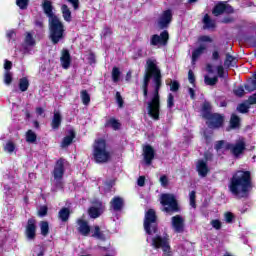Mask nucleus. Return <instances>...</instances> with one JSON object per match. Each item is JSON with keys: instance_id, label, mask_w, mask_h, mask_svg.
I'll use <instances>...</instances> for the list:
<instances>
[{"instance_id": "79ce46f5", "label": "nucleus", "mask_w": 256, "mask_h": 256, "mask_svg": "<svg viewBox=\"0 0 256 256\" xmlns=\"http://www.w3.org/2000/svg\"><path fill=\"white\" fill-rule=\"evenodd\" d=\"M195 199H196V192L191 191L190 194H189V203H190V206L192 207V209L197 208V204L195 203Z\"/></svg>"}, {"instance_id": "7ed1b4c3", "label": "nucleus", "mask_w": 256, "mask_h": 256, "mask_svg": "<svg viewBox=\"0 0 256 256\" xmlns=\"http://www.w3.org/2000/svg\"><path fill=\"white\" fill-rule=\"evenodd\" d=\"M228 189L238 199L249 197V191L253 189L251 172L245 170L236 171L230 179Z\"/></svg>"}, {"instance_id": "f3484780", "label": "nucleus", "mask_w": 256, "mask_h": 256, "mask_svg": "<svg viewBox=\"0 0 256 256\" xmlns=\"http://www.w3.org/2000/svg\"><path fill=\"white\" fill-rule=\"evenodd\" d=\"M42 8H43V11H44L46 17H48V21L58 18L55 15V13H53V3L50 0H43Z\"/></svg>"}, {"instance_id": "9b49d317", "label": "nucleus", "mask_w": 256, "mask_h": 256, "mask_svg": "<svg viewBox=\"0 0 256 256\" xmlns=\"http://www.w3.org/2000/svg\"><path fill=\"white\" fill-rule=\"evenodd\" d=\"M167 41H169V32L164 30L160 35H152L150 38V45H153L154 47H165Z\"/></svg>"}, {"instance_id": "13d9d810", "label": "nucleus", "mask_w": 256, "mask_h": 256, "mask_svg": "<svg viewBox=\"0 0 256 256\" xmlns=\"http://www.w3.org/2000/svg\"><path fill=\"white\" fill-rule=\"evenodd\" d=\"M116 101H117L118 107H123V97L119 92L116 93Z\"/></svg>"}, {"instance_id": "473e14b6", "label": "nucleus", "mask_w": 256, "mask_h": 256, "mask_svg": "<svg viewBox=\"0 0 256 256\" xmlns=\"http://www.w3.org/2000/svg\"><path fill=\"white\" fill-rule=\"evenodd\" d=\"M19 89L22 93L29 89V79H27V77H23L19 80Z\"/></svg>"}, {"instance_id": "f03ea898", "label": "nucleus", "mask_w": 256, "mask_h": 256, "mask_svg": "<svg viewBox=\"0 0 256 256\" xmlns=\"http://www.w3.org/2000/svg\"><path fill=\"white\" fill-rule=\"evenodd\" d=\"M144 230L147 233L146 241L154 247V249H162L164 256H172L171 246L169 245V236L157 234V215L155 210L149 209L144 218Z\"/></svg>"}, {"instance_id": "1a4fd4ad", "label": "nucleus", "mask_w": 256, "mask_h": 256, "mask_svg": "<svg viewBox=\"0 0 256 256\" xmlns=\"http://www.w3.org/2000/svg\"><path fill=\"white\" fill-rule=\"evenodd\" d=\"M65 173V160L60 159L56 162V165L54 167L53 176L54 181L60 189H63V175Z\"/></svg>"}, {"instance_id": "39448f33", "label": "nucleus", "mask_w": 256, "mask_h": 256, "mask_svg": "<svg viewBox=\"0 0 256 256\" xmlns=\"http://www.w3.org/2000/svg\"><path fill=\"white\" fill-rule=\"evenodd\" d=\"M94 161L96 163H107L111 159V153L107 151V143L103 139H98L94 143Z\"/></svg>"}, {"instance_id": "bf43d9fd", "label": "nucleus", "mask_w": 256, "mask_h": 256, "mask_svg": "<svg viewBox=\"0 0 256 256\" xmlns=\"http://www.w3.org/2000/svg\"><path fill=\"white\" fill-rule=\"evenodd\" d=\"M188 81L192 85H195V74L191 70L188 72Z\"/></svg>"}, {"instance_id": "72a5a7b5", "label": "nucleus", "mask_w": 256, "mask_h": 256, "mask_svg": "<svg viewBox=\"0 0 256 256\" xmlns=\"http://www.w3.org/2000/svg\"><path fill=\"white\" fill-rule=\"evenodd\" d=\"M92 237H95V239H99L100 241H105V234L101 231L99 226H95Z\"/></svg>"}, {"instance_id": "49530a36", "label": "nucleus", "mask_w": 256, "mask_h": 256, "mask_svg": "<svg viewBox=\"0 0 256 256\" xmlns=\"http://www.w3.org/2000/svg\"><path fill=\"white\" fill-rule=\"evenodd\" d=\"M8 234L9 232H7L5 228L0 229V245H3V243H5Z\"/></svg>"}, {"instance_id": "f704fd0d", "label": "nucleus", "mask_w": 256, "mask_h": 256, "mask_svg": "<svg viewBox=\"0 0 256 256\" xmlns=\"http://www.w3.org/2000/svg\"><path fill=\"white\" fill-rule=\"evenodd\" d=\"M229 145H231V143H229L225 140H220V141L216 142L215 149H216V151H219L221 149H226V151H229Z\"/></svg>"}, {"instance_id": "9d476101", "label": "nucleus", "mask_w": 256, "mask_h": 256, "mask_svg": "<svg viewBox=\"0 0 256 256\" xmlns=\"http://www.w3.org/2000/svg\"><path fill=\"white\" fill-rule=\"evenodd\" d=\"M204 119H207L206 124L209 129H219L223 125V116L220 114L206 113L203 114Z\"/></svg>"}, {"instance_id": "7c9ffc66", "label": "nucleus", "mask_w": 256, "mask_h": 256, "mask_svg": "<svg viewBox=\"0 0 256 256\" xmlns=\"http://www.w3.org/2000/svg\"><path fill=\"white\" fill-rule=\"evenodd\" d=\"M69 215H71L69 208H62L58 213L59 219H61L64 222L69 220Z\"/></svg>"}, {"instance_id": "4be33fe9", "label": "nucleus", "mask_w": 256, "mask_h": 256, "mask_svg": "<svg viewBox=\"0 0 256 256\" xmlns=\"http://www.w3.org/2000/svg\"><path fill=\"white\" fill-rule=\"evenodd\" d=\"M196 169L200 177H207V173H209L207 160H199L196 164Z\"/></svg>"}, {"instance_id": "b1692460", "label": "nucleus", "mask_w": 256, "mask_h": 256, "mask_svg": "<svg viewBox=\"0 0 256 256\" xmlns=\"http://www.w3.org/2000/svg\"><path fill=\"white\" fill-rule=\"evenodd\" d=\"M23 47L25 51H29V47H35V38H33V34L29 32L26 33Z\"/></svg>"}, {"instance_id": "f8f14e48", "label": "nucleus", "mask_w": 256, "mask_h": 256, "mask_svg": "<svg viewBox=\"0 0 256 256\" xmlns=\"http://www.w3.org/2000/svg\"><path fill=\"white\" fill-rule=\"evenodd\" d=\"M171 21H173V12L165 10L158 19V26L160 29H167L171 25Z\"/></svg>"}, {"instance_id": "412c9836", "label": "nucleus", "mask_w": 256, "mask_h": 256, "mask_svg": "<svg viewBox=\"0 0 256 256\" xmlns=\"http://www.w3.org/2000/svg\"><path fill=\"white\" fill-rule=\"evenodd\" d=\"M123 203V198L115 196L110 201V211H115V213L121 211V209H123Z\"/></svg>"}, {"instance_id": "c03bdc74", "label": "nucleus", "mask_w": 256, "mask_h": 256, "mask_svg": "<svg viewBox=\"0 0 256 256\" xmlns=\"http://www.w3.org/2000/svg\"><path fill=\"white\" fill-rule=\"evenodd\" d=\"M13 81V74L10 71H5L4 73V83L9 85Z\"/></svg>"}, {"instance_id": "a878e982", "label": "nucleus", "mask_w": 256, "mask_h": 256, "mask_svg": "<svg viewBox=\"0 0 256 256\" xmlns=\"http://www.w3.org/2000/svg\"><path fill=\"white\" fill-rule=\"evenodd\" d=\"M105 126L109 129H113L114 131H119V129H121V123L115 118H110L107 120Z\"/></svg>"}, {"instance_id": "a19ab883", "label": "nucleus", "mask_w": 256, "mask_h": 256, "mask_svg": "<svg viewBox=\"0 0 256 256\" xmlns=\"http://www.w3.org/2000/svg\"><path fill=\"white\" fill-rule=\"evenodd\" d=\"M217 81H218L217 76H215V77H209V76L206 75V76L204 77V83H205L206 85H210V86L216 85V84H217Z\"/></svg>"}, {"instance_id": "393cba45", "label": "nucleus", "mask_w": 256, "mask_h": 256, "mask_svg": "<svg viewBox=\"0 0 256 256\" xmlns=\"http://www.w3.org/2000/svg\"><path fill=\"white\" fill-rule=\"evenodd\" d=\"M74 139H75V132L73 130H70L69 135L64 137V139L61 143V147L63 149H65V147H69V145H71V143H73Z\"/></svg>"}, {"instance_id": "774afa93", "label": "nucleus", "mask_w": 256, "mask_h": 256, "mask_svg": "<svg viewBox=\"0 0 256 256\" xmlns=\"http://www.w3.org/2000/svg\"><path fill=\"white\" fill-rule=\"evenodd\" d=\"M212 59H213L214 61L219 60V51L215 50V51L212 53Z\"/></svg>"}, {"instance_id": "8fccbe9b", "label": "nucleus", "mask_w": 256, "mask_h": 256, "mask_svg": "<svg viewBox=\"0 0 256 256\" xmlns=\"http://www.w3.org/2000/svg\"><path fill=\"white\" fill-rule=\"evenodd\" d=\"M237 111H239V113H248L249 105L242 103V104L238 105Z\"/></svg>"}, {"instance_id": "ddd939ff", "label": "nucleus", "mask_w": 256, "mask_h": 256, "mask_svg": "<svg viewBox=\"0 0 256 256\" xmlns=\"http://www.w3.org/2000/svg\"><path fill=\"white\" fill-rule=\"evenodd\" d=\"M171 225L175 233H183V231H185V219H183L181 215L172 217Z\"/></svg>"}, {"instance_id": "bb28decb", "label": "nucleus", "mask_w": 256, "mask_h": 256, "mask_svg": "<svg viewBox=\"0 0 256 256\" xmlns=\"http://www.w3.org/2000/svg\"><path fill=\"white\" fill-rule=\"evenodd\" d=\"M61 121V113H59V111H55L51 122L52 129H59V127L61 126Z\"/></svg>"}, {"instance_id": "603ef678", "label": "nucleus", "mask_w": 256, "mask_h": 256, "mask_svg": "<svg viewBox=\"0 0 256 256\" xmlns=\"http://www.w3.org/2000/svg\"><path fill=\"white\" fill-rule=\"evenodd\" d=\"M34 255H36V256H44L45 252L43 250V247L42 246H36L34 248Z\"/></svg>"}, {"instance_id": "423d86ee", "label": "nucleus", "mask_w": 256, "mask_h": 256, "mask_svg": "<svg viewBox=\"0 0 256 256\" xmlns=\"http://www.w3.org/2000/svg\"><path fill=\"white\" fill-rule=\"evenodd\" d=\"M199 45L192 51V65H195L202 55H205L209 45L207 43H213V38L207 35L198 37Z\"/></svg>"}, {"instance_id": "6e6552de", "label": "nucleus", "mask_w": 256, "mask_h": 256, "mask_svg": "<svg viewBox=\"0 0 256 256\" xmlns=\"http://www.w3.org/2000/svg\"><path fill=\"white\" fill-rule=\"evenodd\" d=\"M228 147V151H230V153H232L236 159H241V156L244 155L247 149V144L245 142V138L240 137L235 141V143H230Z\"/></svg>"}, {"instance_id": "2eb2a0df", "label": "nucleus", "mask_w": 256, "mask_h": 256, "mask_svg": "<svg viewBox=\"0 0 256 256\" xmlns=\"http://www.w3.org/2000/svg\"><path fill=\"white\" fill-rule=\"evenodd\" d=\"M25 235L28 241H33L35 239L37 235V225L34 219L28 220Z\"/></svg>"}, {"instance_id": "cd10ccee", "label": "nucleus", "mask_w": 256, "mask_h": 256, "mask_svg": "<svg viewBox=\"0 0 256 256\" xmlns=\"http://www.w3.org/2000/svg\"><path fill=\"white\" fill-rule=\"evenodd\" d=\"M4 151L9 155H13V153L17 151V144H15V142H13L12 140H8L4 145Z\"/></svg>"}, {"instance_id": "a18cd8bd", "label": "nucleus", "mask_w": 256, "mask_h": 256, "mask_svg": "<svg viewBox=\"0 0 256 256\" xmlns=\"http://www.w3.org/2000/svg\"><path fill=\"white\" fill-rule=\"evenodd\" d=\"M16 5L19 9L25 10L29 7V0H16Z\"/></svg>"}, {"instance_id": "2f4dec72", "label": "nucleus", "mask_w": 256, "mask_h": 256, "mask_svg": "<svg viewBox=\"0 0 256 256\" xmlns=\"http://www.w3.org/2000/svg\"><path fill=\"white\" fill-rule=\"evenodd\" d=\"M237 64V58L233 57L230 54H226V60L224 62L225 67H235Z\"/></svg>"}, {"instance_id": "e2e57ef3", "label": "nucleus", "mask_w": 256, "mask_h": 256, "mask_svg": "<svg viewBox=\"0 0 256 256\" xmlns=\"http://www.w3.org/2000/svg\"><path fill=\"white\" fill-rule=\"evenodd\" d=\"M137 185L139 187H144L145 185V176H140L137 180Z\"/></svg>"}, {"instance_id": "c85d7f7f", "label": "nucleus", "mask_w": 256, "mask_h": 256, "mask_svg": "<svg viewBox=\"0 0 256 256\" xmlns=\"http://www.w3.org/2000/svg\"><path fill=\"white\" fill-rule=\"evenodd\" d=\"M61 11H62V17L64 21H67V23H71V10L69 9V6L67 4H63L61 6Z\"/></svg>"}, {"instance_id": "f257e3e1", "label": "nucleus", "mask_w": 256, "mask_h": 256, "mask_svg": "<svg viewBox=\"0 0 256 256\" xmlns=\"http://www.w3.org/2000/svg\"><path fill=\"white\" fill-rule=\"evenodd\" d=\"M148 72L145 73L144 82L142 85L143 95L145 99H147L149 86V81H151V77H153V87L154 92L152 94L151 101L147 103L148 115L155 119V121L159 120V90L161 89V70L157 67V60L149 59L147 61Z\"/></svg>"}, {"instance_id": "680f3d73", "label": "nucleus", "mask_w": 256, "mask_h": 256, "mask_svg": "<svg viewBox=\"0 0 256 256\" xmlns=\"http://www.w3.org/2000/svg\"><path fill=\"white\" fill-rule=\"evenodd\" d=\"M225 221H226V223H232L233 222V214L230 212H227L225 214Z\"/></svg>"}, {"instance_id": "4d7b16f0", "label": "nucleus", "mask_w": 256, "mask_h": 256, "mask_svg": "<svg viewBox=\"0 0 256 256\" xmlns=\"http://www.w3.org/2000/svg\"><path fill=\"white\" fill-rule=\"evenodd\" d=\"M209 109H211V104L209 102H205L202 107V111H203L202 115H205L206 113H211L209 112Z\"/></svg>"}, {"instance_id": "5701e85b", "label": "nucleus", "mask_w": 256, "mask_h": 256, "mask_svg": "<svg viewBox=\"0 0 256 256\" xmlns=\"http://www.w3.org/2000/svg\"><path fill=\"white\" fill-rule=\"evenodd\" d=\"M60 61L63 69H69V67L71 66V55L69 54V50L62 51Z\"/></svg>"}, {"instance_id": "dca6fc26", "label": "nucleus", "mask_w": 256, "mask_h": 256, "mask_svg": "<svg viewBox=\"0 0 256 256\" xmlns=\"http://www.w3.org/2000/svg\"><path fill=\"white\" fill-rule=\"evenodd\" d=\"M17 189H19V184H15L13 182L4 185V195L7 201L15 197V193H17Z\"/></svg>"}, {"instance_id": "69168bd1", "label": "nucleus", "mask_w": 256, "mask_h": 256, "mask_svg": "<svg viewBox=\"0 0 256 256\" xmlns=\"http://www.w3.org/2000/svg\"><path fill=\"white\" fill-rule=\"evenodd\" d=\"M111 35V28H104L102 31V37H109Z\"/></svg>"}, {"instance_id": "3c124183", "label": "nucleus", "mask_w": 256, "mask_h": 256, "mask_svg": "<svg viewBox=\"0 0 256 256\" xmlns=\"http://www.w3.org/2000/svg\"><path fill=\"white\" fill-rule=\"evenodd\" d=\"M234 94L237 97H243V95H245V89L243 86H238L236 89H234Z\"/></svg>"}, {"instance_id": "58836bf2", "label": "nucleus", "mask_w": 256, "mask_h": 256, "mask_svg": "<svg viewBox=\"0 0 256 256\" xmlns=\"http://www.w3.org/2000/svg\"><path fill=\"white\" fill-rule=\"evenodd\" d=\"M240 119L239 116L232 114L231 119H230V126L232 129H237V127H239V123H240Z\"/></svg>"}, {"instance_id": "0e129e2a", "label": "nucleus", "mask_w": 256, "mask_h": 256, "mask_svg": "<svg viewBox=\"0 0 256 256\" xmlns=\"http://www.w3.org/2000/svg\"><path fill=\"white\" fill-rule=\"evenodd\" d=\"M11 67H13V63H11V61H9V60H5V63H4L5 71H9L11 69Z\"/></svg>"}, {"instance_id": "20e7f679", "label": "nucleus", "mask_w": 256, "mask_h": 256, "mask_svg": "<svg viewBox=\"0 0 256 256\" xmlns=\"http://www.w3.org/2000/svg\"><path fill=\"white\" fill-rule=\"evenodd\" d=\"M49 23V39L53 45L61 43L65 39V26L59 18H53Z\"/></svg>"}, {"instance_id": "338daca9", "label": "nucleus", "mask_w": 256, "mask_h": 256, "mask_svg": "<svg viewBox=\"0 0 256 256\" xmlns=\"http://www.w3.org/2000/svg\"><path fill=\"white\" fill-rule=\"evenodd\" d=\"M217 71H218L219 77H225V72L223 70V66H218Z\"/></svg>"}, {"instance_id": "6e6d98bb", "label": "nucleus", "mask_w": 256, "mask_h": 256, "mask_svg": "<svg viewBox=\"0 0 256 256\" xmlns=\"http://www.w3.org/2000/svg\"><path fill=\"white\" fill-rule=\"evenodd\" d=\"M47 206H41L39 211H38V215L39 217H45V215H47Z\"/></svg>"}, {"instance_id": "6ab92c4d", "label": "nucleus", "mask_w": 256, "mask_h": 256, "mask_svg": "<svg viewBox=\"0 0 256 256\" xmlns=\"http://www.w3.org/2000/svg\"><path fill=\"white\" fill-rule=\"evenodd\" d=\"M77 223H78L79 234L83 235L84 237L89 236V233H91V226H89V223H87V221L82 219H79Z\"/></svg>"}, {"instance_id": "e433bc0d", "label": "nucleus", "mask_w": 256, "mask_h": 256, "mask_svg": "<svg viewBox=\"0 0 256 256\" xmlns=\"http://www.w3.org/2000/svg\"><path fill=\"white\" fill-rule=\"evenodd\" d=\"M40 230L41 235H43V237H47V235H49V223L46 221H42L40 223Z\"/></svg>"}, {"instance_id": "c9c22d12", "label": "nucleus", "mask_w": 256, "mask_h": 256, "mask_svg": "<svg viewBox=\"0 0 256 256\" xmlns=\"http://www.w3.org/2000/svg\"><path fill=\"white\" fill-rule=\"evenodd\" d=\"M26 141L27 143H35L37 141V134L33 130H28L26 132Z\"/></svg>"}, {"instance_id": "0eeeda50", "label": "nucleus", "mask_w": 256, "mask_h": 256, "mask_svg": "<svg viewBox=\"0 0 256 256\" xmlns=\"http://www.w3.org/2000/svg\"><path fill=\"white\" fill-rule=\"evenodd\" d=\"M160 203L163 206V211H165V213H175L179 211L177 198L173 194H162Z\"/></svg>"}, {"instance_id": "4c0bfd02", "label": "nucleus", "mask_w": 256, "mask_h": 256, "mask_svg": "<svg viewBox=\"0 0 256 256\" xmlns=\"http://www.w3.org/2000/svg\"><path fill=\"white\" fill-rule=\"evenodd\" d=\"M81 99H82L83 105H89V103H91V96L89 95L87 90L81 91Z\"/></svg>"}, {"instance_id": "a211bd4d", "label": "nucleus", "mask_w": 256, "mask_h": 256, "mask_svg": "<svg viewBox=\"0 0 256 256\" xmlns=\"http://www.w3.org/2000/svg\"><path fill=\"white\" fill-rule=\"evenodd\" d=\"M143 157L146 165H151L153 162V159H155V150L151 145H146L143 148Z\"/></svg>"}, {"instance_id": "ea45409f", "label": "nucleus", "mask_w": 256, "mask_h": 256, "mask_svg": "<svg viewBox=\"0 0 256 256\" xmlns=\"http://www.w3.org/2000/svg\"><path fill=\"white\" fill-rule=\"evenodd\" d=\"M121 77V71L119 68L114 67L112 69V81L113 83H119V78Z\"/></svg>"}, {"instance_id": "de8ad7c7", "label": "nucleus", "mask_w": 256, "mask_h": 256, "mask_svg": "<svg viewBox=\"0 0 256 256\" xmlns=\"http://www.w3.org/2000/svg\"><path fill=\"white\" fill-rule=\"evenodd\" d=\"M245 89L246 91H249V93H251V91H255L256 89V82L253 80H250L246 85H245Z\"/></svg>"}, {"instance_id": "aec40b11", "label": "nucleus", "mask_w": 256, "mask_h": 256, "mask_svg": "<svg viewBox=\"0 0 256 256\" xmlns=\"http://www.w3.org/2000/svg\"><path fill=\"white\" fill-rule=\"evenodd\" d=\"M103 209H105V206H103V203L97 202L95 206H92L89 209V215L92 219H97V217L101 216V213H103Z\"/></svg>"}, {"instance_id": "4468645a", "label": "nucleus", "mask_w": 256, "mask_h": 256, "mask_svg": "<svg viewBox=\"0 0 256 256\" xmlns=\"http://www.w3.org/2000/svg\"><path fill=\"white\" fill-rule=\"evenodd\" d=\"M212 13L215 17H219L223 13H233V7L225 2H220L214 7Z\"/></svg>"}, {"instance_id": "09e8293b", "label": "nucleus", "mask_w": 256, "mask_h": 256, "mask_svg": "<svg viewBox=\"0 0 256 256\" xmlns=\"http://www.w3.org/2000/svg\"><path fill=\"white\" fill-rule=\"evenodd\" d=\"M169 86L173 93L179 91V82L171 80Z\"/></svg>"}, {"instance_id": "37998d69", "label": "nucleus", "mask_w": 256, "mask_h": 256, "mask_svg": "<svg viewBox=\"0 0 256 256\" xmlns=\"http://www.w3.org/2000/svg\"><path fill=\"white\" fill-rule=\"evenodd\" d=\"M167 107L168 109H173V107H175V96H173L172 93L168 94Z\"/></svg>"}, {"instance_id": "c756f323", "label": "nucleus", "mask_w": 256, "mask_h": 256, "mask_svg": "<svg viewBox=\"0 0 256 256\" xmlns=\"http://www.w3.org/2000/svg\"><path fill=\"white\" fill-rule=\"evenodd\" d=\"M204 29H215V20L209 17V14H206L203 18Z\"/></svg>"}, {"instance_id": "052dcab7", "label": "nucleus", "mask_w": 256, "mask_h": 256, "mask_svg": "<svg viewBox=\"0 0 256 256\" xmlns=\"http://www.w3.org/2000/svg\"><path fill=\"white\" fill-rule=\"evenodd\" d=\"M67 1L73 6L75 11L79 9V0H67Z\"/></svg>"}, {"instance_id": "864d4df0", "label": "nucleus", "mask_w": 256, "mask_h": 256, "mask_svg": "<svg viewBox=\"0 0 256 256\" xmlns=\"http://www.w3.org/2000/svg\"><path fill=\"white\" fill-rule=\"evenodd\" d=\"M210 224H211L212 227H213L214 229H216L217 231H219V229H221V227H222L221 222H220L219 220H217V219L212 220V221L210 222Z\"/></svg>"}, {"instance_id": "5fc2aeb1", "label": "nucleus", "mask_w": 256, "mask_h": 256, "mask_svg": "<svg viewBox=\"0 0 256 256\" xmlns=\"http://www.w3.org/2000/svg\"><path fill=\"white\" fill-rule=\"evenodd\" d=\"M160 183H161L162 187H167V185H169V179L167 178V176L162 175L160 177Z\"/></svg>"}]
</instances>
